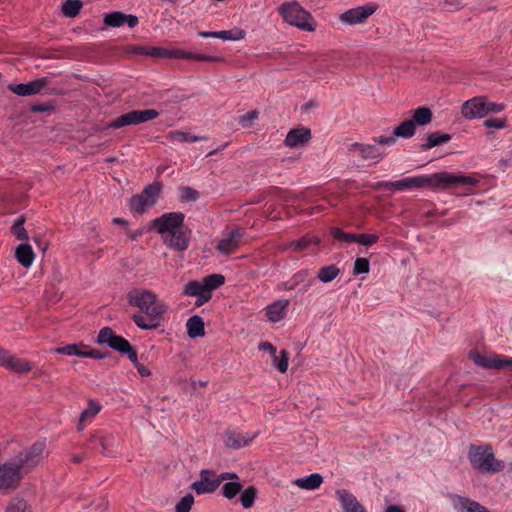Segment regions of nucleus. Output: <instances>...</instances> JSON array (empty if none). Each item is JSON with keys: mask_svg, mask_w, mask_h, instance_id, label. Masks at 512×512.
Instances as JSON below:
<instances>
[{"mask_svg": "<svg viewBox=\"0 0 512 512\" xmlns=\"http://www.w3.org/2000/svg\"><path fill=\"white\" fill-rule=\"evenodd\" d=\"M478 180L473 176L455 175L443 171L432 175L406 177L396 181H379L374 188H388L394 191H407L429 187L432 189H451L458 186H475Z\"/></svg>", "mask_w": 512, "mask_h": 512, "instance_id": "nucleus-1", "label": "nucleus"}, {"mask_svg": "<svg viewBox=\"0 0 512 512\" xmlns=\"http://www.w3.org/2000/svg\"><path fill=\"white\" fill-rule=\"evenodd\" d=\"M131 306L141 310L140 313L132 315L136 326L142 330H155L162 321L163 314L167 311V305L158 299L157 295L146 289H133L127 294Z\"/></svg>", "mask_w": 512, "mask_h": 512, "instance_id": "nucleus-2", "label": "nucleus"}, {"mask_svg": "<svg viewBox=\"0 0 512 512\" xmlns=\"http://www.w3.org/2000/svg\"><path fill=\"white\" fill-rule=\"evenodd\" d=\"M278 12L284 22L291 26L308 32H313L316 29L312 15L296 1L281 4L278 7Z\"/></svg>", "mask_w": 512, "mask_h": 512, "instance_id": "nucleus-3", "label": "nucleus"}, {"mask_svg": "<svg viewBox=\"0 0 512 512\" xmlns=\"http://www.w3.org/2000/svg\"><path fill=\"white\" fill-rule=\"evenodd\" d=\"M469 460L475 469L482 472H500L504 468V463L495 459L490 445L484 447L472 445L469 451Z\"/></svg>", "mask_w": 512, "mask_h": 512, "instance_id": "nucleus-4", "label": "nucleus"}, {"mask_svg": "<svg viewBox=\"0 0 512 512\" xmlns=\"http://www.w3.org/2000/svg\"><path fill=\"white\" fill-rule=\"evenodd\" d=\"M45 449V442L39 441L22 450L10 460L23 476L42 462Z\"/></svg>", "mask_w": 512, "mask_h": 512, "instance_id": "nucleus-5", "label": "nucleus"}, {"mask_svg": "<svg viewBox=\"0 0 512 512\" xmlns=\"http://www.w3.org/2000/svg\"><path fill=\"white\" fill-rule=\"evenodd\" d=\"M97 343L107 345L120 354H126L131 362H136V350L124 337L116 335L110 327H103L97 336Z\"/></svg>", "mask_w": 512, "mask_h": 512, "instance_id": "nucleus-6", "label": "nucleus"}, {"mask_svg": "<svg viewBox=\"0 0 512 512\" xmlns=\"http://www.w3.org/2000/svg\"><path fill=\"white\" fill-rule=\"evenodd\" d=\"M162 185L159 182H154L147 185L140 194L133 195L129 200V208L134 214H143L149 208L153 207L159 194Z\"/></svg>", "mask_w": 512, "mask_h": 512, "instance_id": "nucleus-7", "label": "nucleus"}, {"mask_svg": "<svg viewBox=\"0 0 512 512\" xmlns=\"http://www.w3.org/2000/svg\"><path fill=\"white\" fill-rule=\"evenodd\" d=\"M159 112L155 109L132 110L118 116L107 124L108 129H119L129 125H138L156 119Z\"/></svg>", "mask_w": 512, "mask_h": 512, "instance_id": "nucleus-8", "label": "nucleus"}, {"mask_svg": "<svg viewBox=\"0 0 512 512\" xmlns=\"http://www.w3.org/2000/svg\"><path fill=\"white\" fill-rule=\"evenodd\" d=\"M184 221L185 215L183 213L169 212L155 218L151 223L161 239L164 240V238H168L171 234L181 230V227L185 224Z\"/></svg>", "mask_w": 512, "mask_h": 512, "instance_id": "nucleus-9", "label": "nucleus"}, {"mask_svg": "<svg viewBox=\"0 0 512 512\" xmlns=\"http://www.w3.org/2000/svg\"><path fill=\"white\" fill-rule=\"evenodd\" d=\"M228 477L237 478V474L233 472H224L219 476L214 477L213 471L202 470L200 473V479L192 483L191 488L199 495L213 493L218 489L223 481L228 479Z\"/></svg>", "mask_w": 512, "mask_h": 512, "instance_id": "nucleus-10", "label": "nucleus"}, {"mask_svg": "<svg viewBox=\"0 0 512 512\" xmlns=\"http://www.w3.org/2000/svg\"><path fill=\"white\" fill-rule=\"evenodd\" d=\"M225 277L221 274H211L205 277L202 281L192 280L187 282L183 288V294L189 297L199 296L200 294L208 291L215 290L223 285Z\"/></svg>", "mask_w": 512, "mask_h": 512, "instance_id": "nucleus-11", "label": "nucleus"}, {"mask_svg": "<svg viewBox=\"0 0 512 512\" xmlns=\"http://www.w3.org/2000/svg\"><path fill=\"white\" fill-rule=\"evenodd\" d=\"M377 8V4L367 3L348 9L340 15V21L349 25L362 24L376 12Z\"/></svg>", "mask_w": 512, "mask_h": 512, "instance_id": "nucleus-12", "label": "nucleus"}, {"mask_svg": "<svg viewBox=\"0 0 512 512\" xmlns=\"http://www.w3.org/2000/svg\"><path fill=\"white\" fill-rule=\"evenodd\" d=\"M485 107V97L476 96L462 104L461 114L467 120L484 118L487 115Z\"/></svg>", "mask_w": 512, "mask_h": 512, "instance_id": "nucleus-13", "label": "nucleus"}, {"mask_svg": "<svg viewBox=\"0 0 512 512\" xmlns=\"http://www.w3.org/2000/svg\"><path fill=\"white\" fill-rule=\"evenodd\" d=\"M0 365L17 373H28L32 370L30 362L14 356L0 346Z\"/></svg>", "mask_w": 512, "mask_h": 512, "instance_id": "nucleus-14", "label": "nucleus"}, {"mask_svg": "<svg viewBox=\"0 0 512 512\" xmlns=\"http://www.w3.org/2000/svg\"><path fill=\"white\" fill-rule=\"evenodd\" d=\"M192 231L185 224L181 227V230L171 234L168 238H164L163 243L170 249L177 252H184L188 249Z\"/></svg>", "mask_w": 512, "mask_h": 512, "instance_id": "nucleus-15", "label": "nucleus"}, {"mask_svg": "<svg viewBox=\"0 0 512 512\" xmlns=\"http://www.w3.org/2000/svg\"><path fill=\"white\" fill-rule=\"evenodd\" d=\"M48 82L47 77H41L28 83L9 84L8 89L18 96H31L40 93Z\"/></svg>", "mask_w": 512, "mask_h": 512, "instance_id": "nucleus-16", "label": "nucleus"}, {"mask_svg": "<svg viewBox=\"0 0 512 512\" xmlns=\"http://www.w3.org/2000/svg\"><path fill=\"white\" fill-rule=\"evenodd\" d=\"M22 475L11 460L0 465V490H7L16 486Z\"/></svg>", "mask_w": 512, "mask_h": 512, "instance_id": "nucleus-17", "label": "nucleus"}, {"mask_svg": "<svg viewBox=\"0 0 512 512\" xmlns=\"http://www.w3.org/2000/svg\"><path fill=\"white\" fill-rule=\"evenodd\" d=\"M335 495L340 503L342 512H367L365 507L347 489H338Z\"/></svg>", "mask_w": 512, "mask_h": 512, "instance_id": "nucleus-18", "label": "nucleus"}, {"mask_svg": "<svg viewBox=\"0 0 512 512\" xmlns=\"http://www.w3.org/2000/svg\"><path fill=\"white\" fill-rule=\"evenodd\" d=\"M349 151L357 150L359 155L363 160H370L374 163H378L385 156V153L380 150V148L374 144H362V143H352L348 147Z\"/></svg>", "mask_w": 512, "mask_h": 512, "instance_id": "nucleus-19", "label": "nucleus"}, {"mask_svg": "<svg viewBox=\"0 0 512 512\" xmlns=\"http://www.w3.org/2000/svg\"><path fill=\"white\" fill-rule=\"evenodd\" d=\"M257 436V433L245 435L235 430H227L224 433V444L231 449H240L247 446Z\"/></svg>", "mask_w": 512, "mask_h": 512, "instance_id": "nucleus-20", "label": "nucleus"}, {"mask_svg": "<svg viewBox=\"0 0 512 512\" xmlns=\"http://www.w3.org/2000/svg\"><path fill=\"white\" fill-rule=\"evenodd\" d=\"M314 284V279L311 277L307 269H302L296 272L288 281L283 285L286 290H295L302 287L303 292L308 291Z\"/></svg>", "mask_w": 512, "mask_h": 512, "instance_id": "nucleus-21", "label": "nucleus"}, {"mask_svg": "<svg viewBox=\"0 0 512 512\" xmlns=\"http://www.w3.org/2000/svg\"><path fill=\"white\" fill-rule=\"evenodd\" d=\"M138 22L137 16L120 11L108 13L104 16V24L110 27H120L127 24L128 27L134 28L138 25Z\"/></svg>", "mask_w": 512, "mask_h": 512, "instance_id": "nucleus-22", "label": "nucleus"}, {"mask_svg": "<svg viewBox=\"0 0 512 512\" xmlns=\"http://www.w3.org/2000/svg\"><path fill=\"white\" fill-rule=\"evenodd\" d=\"M241 238V231L239 229L233 230L229 233L228 236L219 241L216 249L222 254H231L240 246Z\"/></svg>", "mask_w": 512, "mask_h": 512, "instance_id": "nucleus-23", "label": "nucleus"}, {"mask_svg": "<svg viewBox=\"0 0 512 512\" xmlns=\"http://www.w3.org/2000/svg\"><path fill=\"white\" fill-rule=\"evenodd\" d=\"M311 139V131L307 128H296L290 130L284 140L287 147L294 148L308 143Z\"/></svg>", "mask_w": 512, "mask_h": 512, "instance_id": "nucleus-24", "label": "nucleus"}, {"mask_svg": "<svg viewBox=\"0 0 512 512\" xmlns=\"http://www.w3.org/2000/svg\"><path fill=\"white\" fill-rule=\"evenodd\" d=\"M288 305V300H278L268 305L265 308V315L267 319L272 323L279 322L284 318Z\"/></svg>", "mask_w": 512, "mask_h": 512, "instance_id": "nucleus-25", "label": "nucleus"}, {"mask_svg": "<svg viewBox=\"0 0 512 512\" xmlns=\"http://www.w3.org/2000/svg\"><path fill=\"white\" fill-rule=\"evenodd\" d=\"M323 483V477L319 473H312L308 476L297 478L292 481V484L308 491L318 489Z\"/></svg>", "mask_w": 512, "mask_h": 512, "instance_id": "nucleus-26", "label": "nucleus"}, {"mask_svg": "<svg viewBox=\"0 0 512 512\" xmlns=\"http://www.w3.org/2000/svg\"><path fill=\"white\" fill-rule=\"evenodd\" d=\"M186 328L190 338L202 337L205 334L204 321L198 315H194L187 320Z\"/></svg>", "mask_w": 512, "mask_h": 512, "instance_id": "nucleus-27", "label": "nucleus"}, {"mask_svg": "<svg viewBox=\"0 0 512 512\" xmlns=\"http://www.w3.org/2000/svg\"><path fill=\"white\" fill-rule=\"evenodd\" d=\"M15 256L25 268H29L34 261V252L29 244H20L16 249Z\"/></svg>", "mask_w": 512, "mask_h": 512, "instance_id": "nucleus-28", "label": "nucleus"}, {"mask_svg": "<svg viewBox=\"0 0 512 512\" xmlns=\"http://www.w3.org/2000/svg\"><path fill=\"white\" fill-rule=\"evenodd\" d=\"M432 111L426 106H421L412 111L411 121L413 125L425 126L432 120Z\"/></svg>", "mask_w": 512, "mask_h": 512, "instance_id": "nucleus-29", "label": "nucleus"}, {"mask_svg": "<svg viewBox=\"0 0 512 512\" xmlns=\"http://www.w3.org/2000/svg\"><path fill=\"white\" fill-rule=\"evenodd\" d=\"M498 356V354H494L491 357H487L475 351L470 353V358L477 366L488 369H498Z\"/></svg>", "mask_w": 512, "mask_h": 512, "instance_id": "nucleus-30", "label": "nucleus"}, {"mask_svg": "<svg viewBox=\"0 0 512 512\" xmlns=\"http://www.w3.org/2000/svg\"><path fill=\"white\" fill-rule=\"evenodd\" d=\"M451 140V135L447 133H442L439 131L432 132L427 136L426 143L421 145L422 150L426 151L433 147L442 145Z\"/></svg>", "mask_w": 512, "mask_h": 512, "instance_id": "nucleus-31", "label": "nucleus"}, {"mask_svg": "<svg viewBox=\"0 0 512 512\" xmlns=\"http://www.w3.org/2000/svg\"><path fill=\"white\" fill-rule=\"evenodd\" d=\"M167 137L170 141H172L174 143L175 142H179V143L190 142V143H192V142L207 140L206 137L192 135L190 133L180 131V130H175V131L169 132Z\"/></svg>", "mask_w": 512, "mask_h": 512, "instance_id": "nucleus-32", "label": "nucleus"}, {"mask_svg": "<svg viewBox=\"0 0 512 512\" xmlns=\"http://www.w3.org/2000/svg\"><path fill=\"white\" fill-rule=\"evenodd\" d=\"M227 480H230V481L226 482L223 485L222 495L227 499H232L242 490V484L240 482V478L238 475H237V478L228 477Z\"/></svg>", "mask_w": 512, "mask_h": 512, "instance_id": "nucleus-33", "label": "nucleus"}, {"mask_svg": "<svg viewBox=\"0 0 512 512\" xmlns=\"http://www.w3.org/2000/svg\"><path fill=\"white\" fill-rule=\"evenodd\" d=\"M339 274L340 269L336 265L332 264L320 268L319 271L317 272V279L320 282L327 284L336 279L339 276Z\"/></svg>", "mask_w": 512, "mask_h": 512, "instance_id": "nucleus-34", "label": "nucleus"}, {"mask_svg": "<svg viewBox=\"0 0 512 512\" xmlns=\"http://www.w3.org/2000/svg\"><path fill=\"white\" fill-rule=\"evenodd\" d=\"M410 119H406L402 121L398 126L394 128L393 135L397 139L401 138H411L415 134V126Z\"/></svg>", "mask_w": 512, "mask_h": 512, "instance_id": "nucleus-35", "label": "nucleus"}, {"mask_svg": "<svg viewBox=\"0 0 512 512\" xmlns=\"http://www.w3.org/2000/svg\"><path fill=\"white\" fill-rule=\"evenodd\" d=\"M320 240L311 235H305L300 239L293 240L289 243V248L293 251H302L307 249L311 245H318Z\"/></svg>", "mask_w": 512, "mask_h": 512, "instance_id": "nucleus-36", "label": "nucleus"}, {"mask_svg": "<svg viewBox=\"0 0 512 512\" xmlns=\"http://www.w3.org/2000/svg\"><path fill=\"white\" fill-rule=\"evenodd\" d=\"M83 348H86L83 343H73L62 347H56L52 349V352L66 356H77L82 358Z\"/></svg>", "mask_w": 512, "mask_h": 512, "instance_id": "nucleus-37", "label": "nucleus"}, {"mask_svg": "<svg viewBox=\"0 0 512 512\" xmlns=\"http://www.w3.org/2000/svg\"><path fill=\"white\" fill-rule=\"evenodd\" d=\"M101 410V405L93 400L88 402V407L83 410L79 417L80 424L85 423L93 419Z\"/></svg>", "mask_w": 512, "mask_h": 512, "instance_id": "nucleus-38", "label": "nucleus"}, {"mask_svg": "<svg viewBox=\"0 0 512 512\" xmlns=\"http://www.w3.org/2000/svg\"><path fill=\"white\" fill-rule=\"evenodd\" d=\"M81 7L80 0H66L62 5V12L67 17H75L79 14Z\"/></svg>", "mask_w": 512, "mask_h": 512, "instance_id": "nucleus-39", "label": "nucleus"}, {"mask_svg": "<svg viewBox=\"0 0 512 512\" xmlns=\"http://www.w3.org/2000/svg\"><path fill=\"white\" fill-rule=\"evenodd\" d=\"M257 496V489L254 486H249L246 488L241 496H240V502L245 509H249L253 506L254 501Z\"/></svg>", "mask_w": 512, "mask_h": 512, "instance_id": "nucleus-40", "label": "nucleus"}, {"mask_svg": "<svg viewBox=\"0 0 512 512\" xmlns=\"http://www.w3.org/2000/svg\"><path fill=\"white\" fill-rule=\"evenodd\" d=\"M288 360L289 356L286 350H281L279 356H277L276 354L275 356H273V364L276 367V369L281 373H285L287 371Z\"/></svg>", "mask_w": 512, "mask_h": 512, "instance_id": "nucleus-41", "label": "nucleus"}, {"mask_svg": "<svg viewBox=\"0 0 512 512\" xmlns=\"http://www.w3.org/2000/svg\"><path fill=\"white\" fill-rule=\"evenodd\" d=\"M25 217L20 216L12 226V232L19 240H27L28 234L24 228Z\"/></svg>", "mask_w": 512, "mask_h": 512, "instance_id": "nucleus-42", "label": "nucleus"}, {"mask_svg": "<svg viewBox=\"0 0 512 512\" xmlns=\"http://www.w3.org/2000/svg\"><path fill=\"white\" fill-rule=\"evenodd\" d=\"M138 53L156 58H166L167 48L161 47H140Z\"/></svg>", "mask_w": 512, "mask_h": 512, "instance_id": "nucleus-43", "label": "nucleus"}, {"mask_svg": "<svg viewBox=\"0 0 512 512\" xmlns=\"http://www.w3.org/2000/svg\"><path fill=\"white\" fill-rule=\"evenodd\" d=\"M370 270V262L367 258L358 257L354 262L353 274H367Z\"/></svg>", "mask_w": 512, "mask_h": 512, "instance_id": "nucleus-44", "label": "nucleus"}, {"mask_svg": "<svg viewBox=\"0 0 512 512\" xmlns=\"http://www.w3.org/2000/svg\"><path fill=\"white\" fill-rule=\"evenodd\" d=\"M330 232H331V235L335 239L339 240L340 242H346V243L356 242V234L346 233L343 230H341L340 228H332Z\"/></svg>", "mask_w": 512, "mask_h": 512, "instance_id": "nucleus-45", "label": "nucleus"}, {"mask_svg": "<svg viewBox=\"0 0 512 512\" xmlns=\"http://www.w3.org/2000/svg\"><path fill=\"white\" fill-rule=\"evenodd\" d=\"M194 504V497L192 494L183 496L176 504V512H190L192 505Z\"/></svg>", "mask_w": 512, "mask_h": 512, "instance_id": "nucleus-46", "label": "nucleus"}, {"mask_svg": "<svg viewBox=\"0 0 512 512\" xmlns=\"http://www.w3.org/2000/svg\"><path fill=\"white\" fill-rule=\"evenodd\" d=\"M379 236L377 234H356V243L370 247L377 243Z\"/></svg>", "mask_w": 512, "mask_h": 512, "instance_id": "nucleus-47", "label": "nucleus"}, {"mask_svg": "<svg viewBox=\"0 0 512 512\" xmlns=\"http://www.w3.org/2000/svg\"><path fill=\"white\" fill-rule=\"evenodd\" d=\"M6 512H30L27 503L23 499H14L6 509Z\"/></svg>", "mask_w": 512, "mask_h": 512, "instance_id": "nucleus-48", "label": "nucleus"}, {"mask_svg": "<svg viewBox=\"0 0 512 512\" xmlns=\"http://www.w3.org/2000/svg\"><path fill=\"white\" fill-rule=\"evenodd\" d=\"M181 200L182 201H196L199 197V193L197 190L191 188V187H182L181 188Z\"/></svg>", "mask_w": 512, "mask_h": 512, "instance_id": "nucleus-49", "label": "nucleus"}, {"mask_svg": "<svg viewBox=\"0 0 512 512\" xmlns=\"http://www.w3.org/2000/svg\"><path fill=\"white\" fill-rule=\"evenodd\" d=\"M486 128L503 129L507 126L506 118H491L483 123Z\"/></svg>", "mask_w": 512, "mask_h": 512, "instance_id": "nucleus-50", "label": "nucleus"}, {"mask_svg": "<svg viewBox=\"0 0 512 512\" xmlns=\"http://www.w3.org/2000/svg\"><path fill=\"white\" fill-rule=\"evenodd\" d=\"M189 59L197 60V61H207V62H224V58L221 56H209L200 53H191Z\"/></svg>", "mask_w": 512, "mask_h": 512, "instance_id": "nucleus-51", "label": "nucleus"}, {"mask_svg": "<svg viewBox=\"0 0 512 512\" xmlns=\"http://www.w3.org/2000/svg\"><path fill=\"white\" fill-rule=\"evenodd\" d=\"M190 52L182 49H168L166 53L167 59H189Z\"/></svg>", "mask_w": 512, "mask_h": 512, "instance_id": "nucleus-52", "label": "nucleus"}, {"mask_svg": "<svg viewBox=\"0 0 512 512\" xmlns=\"http://www.w3.org/2000/svg\"><path fill=\"white\" fill-rule=\"evenodd\" d=\"M485 110H487V115L489 113H499L501 111H503L505 109V105L502 104V103H495V102H490L487 100V98L485 97Z\"/></svg>", "mask_w": 512, "mask_h": 512, "instance_id": "nucleus-53", "label": "nucleus"}, {"mask_svg": "<svg viewBox=\"0 0 512 512\" xmlns=\"http://www.w3.org/2000/svg\"><path fill=\"white\" fill-rule=\"evenodd\" d=\"M243 37H244L243 32H239V35L235 36L232 34L231 31H226V30L217 31V38L222 39V40H240Z\"/></svg>", "mask_w": 512, "mask_h": 512, "instance_id": "nucleus-54", "label": "nucleus"}, {"mask_svg": "<svg viewBox=\"0 0 512 512\" xmlns=\"http://www.w3.org/2000/svg\"><path fill=\"white\" fill-rule=\"evenodd\" d=\"M396 142L395 136L392 134L390 136H378L374 138V143L376 145H386V146H392Z\"/></svg>", "mask_w": 512, "mask_h": 512, "instance_id": "nucleus-55", "label": "nucleus"}, {"mask_svg": "<svg viewBox=\"0 0 512 512\" xmlns=\"http://www.w3.org/2000/svg\"><path fill=\"white\" fill-rule=\"evenodd\" d=\"M507 369L512 371V358L499 355L498 356V369Z\"/></svg>", "mask_w": 512, "mask_h": 512, "instance_id": "nucleus-56", "label": "nucleus"}, {"mask_svg": "<svg viewBox=\"0 0 512 512\" xmlns=\"http://www.w3.org/2000/svg\"><path fill=\"white\" fill-rule=\"evenodd\" d=\"M212 291L213 290H208V291L200 294L199 296H195L196 297L195 305L200 307V306L204 305L205 303H207L212 297Z\"/></svg>", "mask_w": 512, "mask_h": 512, "instance_id": "nucleus-57", "label": "nucleus"}, {"mask_svg": "<svg viewBox=\"0 0 512 512\" xmlns=\"http://www.w3.org/2000/svg\"><path fill=\"white\" fill-rule=\"evenodd\" d=\"M82 358L102 359L103 355L94 349L83 348Z\"/></svg>", "mask_w": 512, "mask_h": 512, "instance_id": "nucleus-58", "label": "nucleus"}, {"mask_svg": "<svg viewBox=\"0 0 512 512\" xmlns=\"http://www.w3.org/2000/svg\"><path fill=\"white\" fill-rule=\"evenodd\" d=\"M257 116H258V114L256 111H249L248 113H246L245 115H243L239 118V124H241L243 126H247V124L249 122L253 121L254 119H256Z\"/></svg>", "mask_w": 512, "mask_h": 512, "instance_id": "nucleus-59", "label": "nucleus"}, {"mask_svg": "<svg viewBox=\"0 0 512 512\" xmlns=\"http://www.w3.org/2000/svg\"><path fill=\"white\" fill-rule=\"evenodd\" d=\"M135 367L137 368V371L138 373L143 376V377H146V376H149L151 374L150 370L144 366L143 364L139 363L138 362V354L136 353V362H132Z\"/></svg>", "mask_w": 512, "mask_h": 512, "instance_id": "nucleus-60", "label": "nucleus"}, {"mask_svg": "<svg viewBox=\"0 0 512 512\" xmlns=\"http://www.w3.org/2000/svg\"><path fill=\"white\" fill-rule=\"evenodd\" d=\"M259 349L269 351L272 356H275L276 354V348L269 342H261L259 344Z\"/></svg>", "mask_w": 512, "mask_h": 512, "instance_id": "nucleus-61", "label": "nucleus"}, {"mask_svg": "<svg viewBox=\"0 0 512 512\" xmlns=\"http://www.w3.org/2000/svg\"><path fill=\"white\" fill-rule=\"evenodd\" d=\"M199 36L203 38H217V31H201Z\"/></svg>", "mask_w": 512, "mask_h": 512, "instance_id": "nucleus-62", "label": "nucleus"}, {"mask_svg": "<svg viewBox=\"0 0 512 512\" xmlns=\"http://www.w3.org/2000/svg\"><path fill=\"white\" fill-rule=\"evenodd\" d=\"M385 512H405V510L399 505H389Z\"/></svg>", "mask_w": 512, "mask_h": 512, "instance_id": "nucleus-63", "label": "nucleus"}, {"mask_svg": "<svg viewBox=\"0 0 512 512\" xmlns=\"http://www.w3.org/2000/svg\"><path fill=\"white\" fill-rule=\"evenodd\" d=\"M143 234V230L138 229L133 232H130L128 235L132 240L138 239Z\"/></svg>", "mask_w": 512, "mask_h": 512, "instance_id": "nucleus-64", "label": "nucleus"}]
</instances>
